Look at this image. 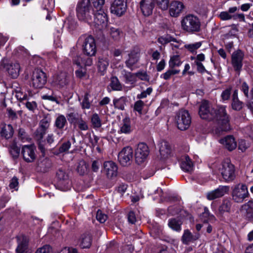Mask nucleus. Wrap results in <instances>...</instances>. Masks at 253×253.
Returning <instances> with one entry per match:
<instances>
[{
  "instance_id": "1",
  "label": "nucleus",
  "mask_w": 253,
  "mask_h": 253,
  "mask_svg": "<svg viewBox=\"0 0 253 253\" xmlns=\"http://www.w3.org/2000/svg\"><path fill=\"white\" fill-rule=\"evenodd\" d=\"M199 114L202 119L215 120L217 122V126L214 131L217 135H221L222 132H227L231 129L229 118L224 106L219 107L216 111L209 101L203 100L200 106Z\"/></svg>"
},
{
  "instance_id": "2",
  "label": "nucleus",
  "mask_w": 253,
  "mask_h": 253,
  "mask_svg": "<svg viewBox=\"0 0 253 253\" xmlns=\"http://www.w3.org/2000/svg\"><path fill=\"white\" fill-rule=\"evenodd\" d=\"M95 7L91 5L90 0H81L77 4L76 13L79 20L88 23L89 25L93 22V15Z\"/></svg>"
},
{
  "instance_id": "3",
  "label": "nucleus",
  "mask_w": 253,
  "mask_h": 253,
  "mask_svg": "<svg viewBox=\"0 0 253 253\" xmlns=\"http://www.w3.org/2000/svg\"><path fill=\"white\" fill-rule=\"evenodd\" d=\"M95 12H94L92 18L93 22L90 26L96 27L99 30H102L105 28L108 23L107 14L104 12L103 6H94Z\"/></svg>"
},
{
  "instance_id": "4",
  "label": "nucleus",
  "mask_w": 253,
  "mask_h": 253,
  "mask_svg": "<svg viewBox=\"0 0 253 253\" xmlns=\"http://www.w3.org/2000/svg\"><path fill=\"white\" fill-rule=\"evenodd\" d=\"M218 170L226 182L233 181L236 177L235 167L228 159L225 160L221 163L218 167Z\"/></svg>"
},
{
  "instance_id": "5",
  "label": "nucleus",
  "mask_w": 253,
  "mask_h": 253,
  "mask_svg": "<svg viewBox=\"0 0 253 253\" xmlns=\"http://www.w3.org/2000/svg\"><path fill=\"white\" fill-rule=\"evenodd\" d=\"M78 44H82L83 52L89 56H94L96 52L94 39L91 36L84 35L78 40Z\"/></svg>"
},
{
  "instance_id": "6",
  "label": "nucleus",
  "mask_w": 253,
  "mask_h": 253,
  "mask_svg": "<svg viewBox=\"0 0 253 253\" xmlns=\"http://www.w3.org/2000/svg\"><path fill=\"white\" fill-rule=\"evenodd\" d=\"M47 77L45 73L39 69H35L31 78L30 84L34 88L42 87L46 84Z\"/></svg>"
},
{
  "instance_id": "7",
  "label": "nucleus",
  "mask_w": 253,
  "mask_h": 253,
  "mask_svg": "<svg viewBox=\"0 0 253 253\" xmlns=\"http://www.w3.org/2000/svg\"><path fill=\"white\" fill-rule=\"evenodd\" d=\"M249 195L246 185L239 183L235 186L232 190V197L236 203H242Z\"/></svg>"
},
{
  "instance_id": "8",
  "label": "nucleus",
  "mask_w": 253,
  "mask_h": 253,
  "mask_svg": "<svg viewBox=\"0 0 253 253\" xmlns=\"http://www.w3.org/2000/svg\"><path fill=\"white\" fill-rule=\"evenodd\" d=\"M159 41L162 44H166L168 42H172L173 43H171V48L174 53L180 54V50L182 49L183 47L187 48H190V44L185 45H182V43L180 41H177L175 38L167 35L165 37H161L159 39Z\"/></svg>"
},
{
  "instance_id": "9",
  "label": "nucleus",
  "mask_w": 253,
  "mask_h": 253,
  "mask_svg": "<svg viewBox=\"0 0 253 253\" xmlns=\"http://www.w3.org/2000/svg\"><path fill=\"white\" fill-rule=\"evenodd\" d=\"M56 176L58 181L55 185L56 188L63 191L68 190L70 188V184L68 175L64 171L60 169L57 171Z\"/></svg>"
},
{
  "instance_id": "10",
  "label": "nucleus",
  "mask_w": 253,
  "mask_h": 253,
  "mask_svg": "<svg viewBox=\"0 0 253 253\" xmlns=\"http://www.w3.org/2000/svg\"><path fill=\"white\" fill-rule=\"evenodd\" d=\"M178 129L185 130L190 127V114L187 110H181L176 119Z\"/></svg>"
},
{
  "instance_id": "11",
  "label": "nucleus",
  "mask_w": 253,
  "mask_h": 253,
  "mask_svg": "<svg viewBox=\"0 0 253 253\" xmlns=\"http://www.w3.org/2000/svg\"><path fill=\"white\" fill-rule=\"evenodd\" d=\"M149 154V149L148 146L144 143L138 144L135 150V160L137 163L140 164L144 162Z\"/></svg>"
},
{
  "instance_id": "12",
  "label": "nucleus",
  "mask_w": 253,
  "mask_h": 253,
  "mask_svg": "<svg viewBox=\"0 0 253 253\" xmlns=\"http://www.w3.org/2000/svg\"><path fill=\"white\" fill-rule=\"evenodd\" d=\"M132 157L133 150L129 146L124 147L118 154V160L123 166L129 165Z\"/></svg>"
},
{
  "instance_id": "13",
  "label": "nucleus",
  "mask_w": 253,
  "mask_h": 253,
  "mask_svg": "<svg viewBox=\"0 0 253 253\" xmlns=\"http://www.w3.org/2000/svg\"><path fill=\"white\" fill-rule=\"evenodd\" d=\"M117 165L112 161H105L103 165L102 172L109 179L116 177L118 174Z\"/></svg>"
},
{
  "instance_id": "14",
  "label": "nucleus",
  "mask_w": 253,
  "mask_h": 253,
  "mask_svg": "<svg viewBox=\"0 0 253 253\" xmlns=\"http://www.w3.org/2000/svg\"><path fill=\"white\" fill-rule=\"evenodd\" d=\"M69 82L67 73L62 72L53 76L51 84L57 88H61L67 85Z\"/></svg>"
},
{
  "instance_id": "15",
  "label": "nucleus",
  "mask_w": 253,
  "mask_h": 253,
  "mask_svg": "<svg viewBox=\"0 0 253 253\" xmlns=\"http://www.w3.org/2000/svg\"><path fill=\"white\" fill-rule=\"evenodd\" d=\"M5 69L9 75L12 78H16L19 74L20 70V65L17 62L11 63L6 65L4 60L0 62V70Z\"/></svg>"
},
{
  "instance_id": "16",
  "label": "nucleus",
  "mask_w": 253,
  "mask_h": 253,
  "mask_svg": "<svg viewBox=\"0 0 253 253\" xmlns=\"http://www.w3.org/2000/svg\"><path fill=\"white\" fill-rule=\"evenodd\" d=\"M244 56V54L241 50H237L232 54L231 64L236 72H239L242 69Z\"/></svg>"
},
{
  "instance_id": "17",
  "label": "nucleus",
  "mask_w": 253,
  "mask_h": 253,
  "mask_svg": "<svg viewBox=\"0 0 253 253\" xmlns=\"http://www.w3.org/2000/svg\"><path fill=\"white\" fill-rule=\"evenodd\" d=\"M229 190L228 186L220 185L217 188L208 192L206 197L209 200H213L223 196L228 192Z\"/></svg>"
},
{
  "instance_id": "18",
  "label": "nucleus",
  "mask_w": 253,
  "mask_h": 253,
  "mask_svg": "<svg viewBox=\"0 0 253 253\" xmlns=\"http://www.w3.org/2000/svg\"><path fill=\"white\" fill-rule=\"evenodd\" d=\"M126 8V0H114L111 6L112 12L118 16L123 15Z\"/></svg>"
},
{
  "instance_id": "19",
  "label": "nucleus",
  "mask_w": 253,
  "mask_h": 253,
  "mask_svg": "<svg viewBox=\"0 0 253 253\" xmlns=\"http://www.w3.org/2000/svg\"><path fill=\"white\" fill-rule=\"evenodd\" d=\"M35 147L33 145H24L22 148V154L24 160L28 162H33L36 159Z\"/></svg>"
},
{
  "instance_id": "20",
  "label": "nucleus",
  "mask_w": 253,
  "mask_h": 253,
  "mask_svg": "<svg viewBox=\"0 0 253 253\" xmlns=\"http://www.w3.org/2000/svg\"><path fill=\"white\" fill-rule=\"evenodd\" d=\"M155 5V0H141L140 1L141 11L145 16L152 14Z\"/></svg>"
},
{
  "instance_id": "21",
  "label": "nucleus",
  "mask_w": 253,
  "mask_h": 253,
  "mask_svg": "<svg viewBox=\"0 0 253 253\" xmlns=\"http://www.w3.org/2000/svg\"><path fill=\"white\" fill-rule=\"evenodd\" d=\"M184 8L183 3L177 0L172 1L169 4V12L171 16L178 17Z\"/></svg>"
},
{
  "instance_id": "22",
  "label": "nucleus",
  "mask_w": 253,
  "mask_h": 253,
  "mask_svg": "<svg viewBox=\"0 0 253 253\" xmlns=\"http://www.w3.org/2000/svg\"><path fill=\"white\" fill-rule=\"evenodd\" d=\"M139 57V52L138 51H131L128 54V59L125 62L126 66L128 68L133 70L135 64L138 61Z\"/></svg>"
},
{
  "instance_id": "23",
  "label": "nucleus",
  "mask_w": 253,
  "mask_h": 253,
  "mask_svg": "<svg viewBox=\"0 0 253 253\" xmlns=\"http://www.w3.org/2000/svg\"><path fill=\"white\" fill-rule=\"evenodd\" d=\"M132 131L130 119L128 117H125L123 119L119 125V133L128 134Z\"/></svg>"
},
{
  "instance_id": "24",
  "label": "nucleus",
  "mask_w": 253,
  "mask_h": 253,
  "mask_svg": "<svg viewBox=\"0 0 253 253\" xmlns=\"http://www.w3.org/2000/svg\"><path fill=\"white\" fill-rule=\"evenodd\" d=\"M205 59V57L203 53L199 54L195 57H191V60H194V63L193 65H196L197 71L202 74L207 71L203 64L202 63V62L204 61Z\"/></svg>"
},
{
  "instance_id": "25",
  "label": "nucleus",
  "mask_w": 253,
  "mask_h": 253,
  "mask_svg": "<svg viewBox=\"0 0 253 253\" xmlns=\"http://www.w3.org/2000/svg\"><path fill=\"white\" fill-rule=\"evenodd\" d=\"M168 213L171 215L179 214L181 217H184L187 215L188 213L183 209L181 206L177 204L169 207L168 209Z\"/></svg>"
},
{
  "instance_id": "26",
  "label": "nucleus",
  "mask_w": 253,
  "mask_h": 253,
  "mask_svg": "<svg viewBox=\"0 0 253 253\" xmlns=\"http://www.w3.org/2000/svg\"><path fill=\"white\" fill-rule=\"evenodd\" d=\"M219 142L229 151L235 149L237 146L235 138L231 135L225 137L223 139H220Z\"/></svg>"
},
{
  "instance_id": "27",
  "label": "nucleus",
  "mask_w": 253,
  "mask_h": 253,
  "mask_svg": "<svg viewBox=\"0 0 253 253\" xmlns=\"http://www.w3.org/2000/svg\"><path fill=\"white\" fill-rule=\"evenodd\" d=\"M92 238L89 233H84L81 235L79 239V246L83 249L89 248L91 245Z\"/></svg>"
},
{
  "instance_id": "28",
  "label": "nucleus",
  "mask_w": 253,
  "mask_h": 253,
  "mask_svg": "<svg viewBox=\"0 0 253 253\" xmlns=\"http://www.w3.org/2000/svg\"><path fill=\"white\" fill-rule=\"evenodd\" d=\"M18 246L16 249L17 253H23L27 248L28 240L26 236L20 235L17 237Z\"/></svg>"
},
{
  "instance_id": "29",
  "label": "nucleus",
  "mask_w": 253,
  "mask_h": 253,
  "mask_svg": "<svg viewBox=\"0 0 253 253\" xmlns=\"http://www.w3.org/2000/svg\"><path fill=\"white\" fill-rule=\"evenodd\" d=\"M179 162L181 169L185 171L189 172L190 170V158L187 153H181L179 156Z\"/></svg>"
},
{
  "instance_id": "30",
  "label": "nucleus",
  "mask_w": 253,
  "mask_h": 253,
  "mask_svg": "<svg viewBox=\"0 0 253 253\" xmlns=\"http://www.w3.org/2000/svg\"><path fill=\"white\" fill-rule=\"evenodd\" d=\"M159 151L162 157L164 158H168L170 156L171 152L169 143L166 141H162L160 143Z\"/></svg>"
},
{
  "instance_id": "31",
  "label": "nucleus",
  "mask_w": 253,
  "mask_h": 253,
  "mask_svg": "<svg viewBox=\"0 0 253 253\" xmlns=\"http://www.w3.org/2000/svg\"><path fill=\"white\" fill-rule=\"evenodd\" d=\"M242 213L249 219L253 218V202L249 201L242 206Z\"/></svg>"
},
{
  "instance_id": "32",
  "label": "nucleus",
  "mask_w": 253,
  "mask_h": 253,
  "mask_svg": "<svg viewBox=\"0 0 253 253\" xmlns=\"http://www.w3.org/2000/svg\"><path fill=\"white\" fill-rule=\"evenodd\" d=\"M109 65V60L107 57H99L98 59V71L101 75H104Z\"/></svg>"
},
{
  "instance_id": "33",
  "label": "nucleus",
  "mask_w": 253,
  "mask_h": 253,
  "mask_svg": "<svg viewBox=\"0 0 253 253\" xmlns=\"http://www.w3.org/2000/svg\"><path fill=\"white\" fill-rule=\"evenodd\" d=\"M122 74L126 84H130L133 86L135 85L137 81L135 73L128 72L124 70L122 71Z\"/></svg>"
},
{
  "instance_id": "34",
  "label": "nucleus",
  "mask_w": 253,
  "mask_h": 253,
  "mask_svg": "<svg viewBox=\"0 0 253 253\" xmlns=\"http://www.w3.org/2000/svg\"><path fill=\"white\" fill-rule=\"evenodd\" d=\"M200 217L204 222H213L216 221L214 215L210 212L208 208L206 207L204 208V211L201 214Z\"/></svg>"
},
{
  "instance_id": "35",
  "label": "nucleus",
  "mask_w": 253,
  "mask_h": 253,
  "mask_svg": "<svg viewBox=\"0 0 253 253\" xmlns=\"http://www.w3.org/2000/svg\"><path fill=\"white\" fill-rule=\"evenodd\" d=\"M232 203L227 199L223 200L221 204L219 206L217 214L222 215L225 212H229L230 211Z\"/></svg>"
},
{
  "instance_id": "36",
  "label": "nucleus",
  "mask_w": 253,
  "mask_h": 253,
  "mask_svg": "<svg viewBox=\"0 0 253 253\" xmlns=\"http://www.w3.org/2000/svg\"><path fill=\"white\" fill-rule=\"evenodd\" d=\"M237 10H238V8L236 6L230 7L228 11L221 12L219 15V17L222 20H230L233 18V14Z\"/></svg>"
},
{
  "instance_id": "37",
  "label": "nucleus",
  "mask_w": 253,
  "mask_h": 253,
  "mask_svg": "<svg viewBox=\"0 0 253 253\" xmlns=\"http://www.w3.org/2000/svg\"><path fill=\"white\" fill-rule=\"evenodd\" d=\"M13 128L10 124L5 125L2 127L0 131L1 136L6 139L11 138L13 135Z\"/></svg>"
},
{
  "instance_id": "38",
  "label": "nucleus",
  "mask_w": 253,
  "mask_h": 253,
  "mask_svg": "<svg viewBox=\"0 0 253 253\" xmlns=\"http://www.w3.org/2000/svg\"><path fill=\"white\" fill-rule=\"evenodd\" d=\"M201 22L197 17L191 15V32H199L201 30Z\"/></svg>"
},
{
  "instance_id": "39",
  "label": "nucleus",
  "mask_w": 253,
  "mask_h": 253,
  "mask_svg": "<svg viewBox=\"0 0 253 253\" xmlns=\"http://www.w3.org/2000/svg\"><path fill=\"white\" fill-rule=\"evenodd\" d=\"M73 61L74 64H76L79 68V69L75 71V75L76 77L79 78L84 77L86 74L85 68L83 67L78 59H76V58H73Z\"/></svg>"
},
{
  "instance_id": "40",
  "label": "nucleus",
  "mask_w": 253,
  "mask_h": 253,
  "mask_svg": "<svg viewBox=\"0 0 253 253\" xmlns=\"http://www.w3.org/2000/svg\"><path fill=\"white\" fill-rule=\"evenodd\" d=\"M108 33L110 36L114 41H119L121 38L123 36L122 32L117 28L110 27L109 28Z\"/></svg>"
},
{
  "instance_id": "41",
  "label": "nucleus",
  "mask_w": 253,
  "mask_h": 253,
  "mask_svg": "<svg viewBox=\"0 0 253 253\" xmlns=\"http://www.w3.org/2000/svg\"><path fill=\"white\" fill-rule=\"evenodd\" d=\"M232 107L235 110H240L243 107V103L238 99V92L236 90L234 91L232 96Z\"/></svg>"
},
{
  "instance_id": "42",
  "label": "nucleus",
  "mask_w": 253,
  "mask_h": 253,
  "mask_svg": "<svg viewBox=\"0 0 253 253\" xmlns=\"http://www.w3.org/2000/svg\"><path fill=\"white\" fill-rule=\"evenodd\" d=\"M182 223V222L180 219L173 218L169 219L168 225L172 230L179 231L181 229V225Z\"/></svg>"
},
{
  "instance_id": "43",
  "label": "nucleus",
  "mask_w": 253,
  "mask_h": 253,
  "mask_svg": "<svg viewBox=\"0 0 253 253\" xmlns=\"http://www.w3.org/2000/svg\"><path fill=\"white\" fill-rule=\"evenodd\" d=\"M127 98L125 96H122L118 99L113 100L115 107L121 110H124Z\"/></svg>"
},
{
  "instance_id": "44",
  "label": "nucleus",
  "mask_w": 253,
  "mask_h": 253,
  "mask_svg": "<svg viewBox=\"0 0 253 253\" xmlns=\"http://www.w3.org/2000/svg\"><path fill=\"white\" fill-rule=\"evenodd\" d=\"M182 63L179 54H176L170 57L169 62V67L170 68L173 69L175 67L180 66Z\"/></svg>"
},
{
  "instance_id": "45",
  "label": "nucleus",
  "mask_w": 253,
  "mask_h": 253,
  "mask_svg": "<svg viewBox=\"0 0 253 253\" xmlns=\"http://www.w3.org/2000/svg\"><path fill=\"white\" fill-rule=\"evenodd\" d=\"M49 126V121L46 119H42L40 122V127L37 129V132L40 133V138H42L45 133L46 129Z\"/></svg>"
},
{
  "instance_id": "46",
  "label": "nucleus",
  "mask_w": 253,
  "mask_h": 253,
  "mask_svg": "<svg viewBox=\"0 0 253 253\" xmlns=\"http://www.w3.org/2000/svg\"><path fill=\"white\" fill-rule=\"evenodd\" d=\"M66 124L67 120L66 117L63 115H59L55 121V126L61 129L63 128Z\"/></svg>"
},
{
  "instance_id": "47",
  "label": "nucleus",
  "mask_w": 253,
  "mask_h": 253,
  "mask_svg": "<svg viewBox=\"0 0 253 253\" xmlns=\"http://www.w3.org/2000/svg\"><path fill=\"white\" fill-rule=\"evenodd\" d=\"M110 86L113 90L120 91L122 90V85L116 77H111Z\"/></svg>"
},
{
  "instance_id": "48",
  "label": "nucleus",
  "mask_w": 253,
  "mask_h": 253,
  "mask_svg": "<svg viewBox=\"0 0 253 253\" xmlns=\"http://www.w3.org/2000/svg\"><path fill=\"white\" fill-rule=\"evenodd\" d=\"M38 166L41 171L44 172L50 167L51 162L48 159L44 158L38 162Z\"/></svg>"
},
{
  "instance_id": "49",
  "label": "nucleus",
  "mask_w": 253,
  "mask_h": 253,
  "mask_svg": "<svg viewBox=\"0 0 253 253\" xmlns=\"http://www.w3.org/2000/svg\"><path fill=\"white\" fill-rule=\"evenodd\" d=\"M88 170V166L87 165L86 163L84 161L82 160L80 161L77 167V172L80 174V175H84L87 172Z\"/></svg>"
},
{
  "instance_id": "50",
  "label": "nucleus",
  "mask_w": 253,
  "mask_h": 253,
  "mask_svg": "<svg viewBox=\"0 0 253 253\" xmlns=\"http://www.w3.org/2000/svg\"><path fill=\"white\" fill-rule=\"evenodd\" d=\"M91 123L93 128H98L101 126V121L99 115L96 114H93L91 117Z\"/></svg>"
},
{
  "instance_id": "51",
  "label": "nucleus",
  "mask_w": 253,
  "mask_h": 253,
  "mask_svg": "<svg viewBox=\"0 0 253 253\" xmlns=\"http://www.w3.org/2000/svg\"><path fill=\"white\" fill-rule=\"evenodd\" d=\"M42 6L43 9H46L47 12H50L54 7V3L52 0H42Z\"/></svg>"
},
{
  "instance_id": "52",
  "label": "nucleus",
  "mask_w": 253,
  "mask_h": 253,
  "mask_svg": "<svg viewBox=\"0 0 253 253\" xmlns=\"http://www.w3.org/2000/svg\"><path fill=\"white\" fill-rule=\"evenodd\" d=\"M9 152L13 158H17L20 154V149L13 142L10 146Z\"/></svg>"
},
{
  "instance_id": "53",
  "label": "nucleus",
  "mask_w": 253,
  "mask_h": 253,
  "mask_svg": "<svg viewBox=\"0 0 253 253\" xmlns=\"http://www.w3.org/2000/svg\"><path fill=\"white\" fill-rule=\"evenodd\" d=\"M66 117L69 123L74 125H75L78 120L80 119V118L78 117V115L77 113L73 112L67 114Z\"/></svg>"
},
{
  "instance_id": "54",
  "label": "nucleus",
  "mask_w": 253,
  "mask_h": 253,
  "mask_svg": "<svg viewBox=\"0 0 253 253\" xmlns=\"http://www.w3.org/2000/svg\"><path fill=\"white\" fill-rule=\"evenodd\" d=\"M75 126H78L79 128L81 130L85 131L88 129V126L86 122L81 117H80V119L77 122Z\"/></svg>"
},
{
  "instance_id": "55",
  "label": "nucleus",
  "mask_w": 253,
  "mask_h": 253,
  "mask_svg": "<svg viewBox=\"0 0 253 253\" xmlns=\"http://www.w3.org/2000/svg\"><path fill=\"white\" fill-rule=\"evenodd\" d=\"M181 26L183 30L189 31L190 26V15H186L181 21Z\"/></svg>"
},
{
  "instance_id": "56",
  "label": "nucleus",
  "mask_w": 253,
  "mask_h": 253,
  "mask_svg": "<svg viewBox=\"0 0 253 253\" xmlns=\"http://www.w3.org/2000/svg\"><path fill=\"white\" fill-rule=\"evenodd\" d=\"M73 58H76V59H78L82 66L84 65L85 66H90L92 64V60L90 57H87L85 60H83L82 58L77 55L76 56L73 57Z\"/></svg>"
},
{
  "instance_id": "57",
  "label": "nucleus",
  "mask_w": 253,
  "mask_h": 253,
  "mask_svg": "<svg viewBox=\"0 0 253 253\" xmlns=\"http://www.w3.org/2000/svg\"><path fill=\"white\" fill-rule=\"evenodd\" d=\"M144 105V103L142 100H138L135 102L133 109L134 111L137 112L139 115H141Z\"/></svg>"
},
{
  "instance_id": "58",
  "label": "nucleus",
  "mask_w": 253,
  "mask_h": 253,
  "mask_svg": "<svg viewBox=\"0 0 253 253\" xmlns=\"http://www.w3.org/2000/svg\"><path fill=\"white\" fill-rule=\"evenodd\" d=\"M41 98L43 100H48L53 102H55L57 104H59V102L57 100L55 97L53 96V91L50 90V93L42 94Z\"/></svg>"
},
{
  "instance_id": "59",
  "label": "nucleus",
  "mask_w": 253,
  "mask_h": 253,
  "mask_svg": "<svg viewBox=\"0 0 253 253\" xmlns=\"http://www.w3.org/2000/svg\"><path fill=\"white\" fill-rule=\"evenodd\" d=\"M19 182L18 179L14 176L10 180L9 187L10 189H13L15 191H17L18 189Z\"/></svg>"
},
{
  "instance_id": "60",
  "label": "nucleus",
  "mask_w": 253,
  "mask_h": 253,
  "mask_svg": "<svg viewBox=\"0 0 253 253\" xmlns=\"http://www.w3.org/2000/svg\"><path fill=\"white\" fill-rule=\"evenodd\" d=\"M159 7L162 10H165L168 8L169 0H156Z\"/></svg>"
},
{
  "instance_id": "61",
  "label": "nucleus",
  "mask_w": 253,
  "mask_h": 253,
  "mask_svg": "<svg viewBox=\"0 0 253 253\" xmlns=\"http://www.w3.org/2000/svg\"><path fill=\"white\" fill-rule=\"evenodd\" d=\"M96 217L97 220L100 223H104L107 219V215L103 213L100 210L97 211Z\"/></svg>"
},
{
  "instance_id": "62",
  "label": "nucleus",
  "mask_w": 253,
  "mask_h": 253,
  "mask_svg": "<svg viewBox=\"0 0 253 253\" xmlns=\"http://www.w3.org/2000/svg\"><path fill=\"white\" fill-rule=\"evenodd\" d=\"M101 163L99 160H93L91 162V169L92 171L97 172L98 171Z\"/></svg>"
},
{
  "instance_id": "63",
  "label": "nucleus",
  "mask_w": 253,
  "mask_h": 253,
  "mask_svg": "<svg viewBox=\"0 0 253 253\" xmlns=\"http://www.w3.org/2000/svg\"><path fill=\"white\" fill-rule=\"evenodd\" d=\"M71 146V143L70 141H67L63 143L59 148V152L64 153L67 151Z\"/></svg>"
},
{
  "instance_id": "64",
  "label": "nucleus",
  "mask_w": 253,
  "mask_h": 253,
  "mask_svg": "<svg viewBox=\"0 0 253 253\" xmlns=\"http://www.w3.org/2000/svg\"><path fill=\"white\" fill-rule=\"evenodd\" d=\"M250 146V143L245 140H241L239 142V149L242 152L246 151Z\"/></svg>"
}]
</instances>
